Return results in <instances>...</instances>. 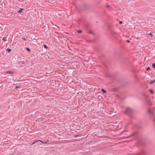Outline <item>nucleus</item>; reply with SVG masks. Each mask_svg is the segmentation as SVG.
I'll list each match as a JSON object with an SVG mask.
<instances>
[{"instance_id": "16", "label": "nucleus", "mask_w": 155, "mask_h": 155, "mask_svg": "<svg viewBox=\"0 0 155 155\" xmlns=\"http://www.w3.org/2000/svg\"><path fill=\"white\" fill-rule=\"evenodd\" d=\"M82 31L81 30H79L77 31V32L79 33H81L82 32Z\"/></svg>"}, {"instance_id": "15", "label": "nucleus", "mask_w": 155, "mask_h": 155, "mask_svg": "<svg viewBox=\"0 0 155 155\" xmlns=\"http://www.w3.org/2000/svg\"><path fill=\"white\" fill-rule=\"evenodd\" d=\"M149 91L152 94H153V91L152 89H150L149 90Z\"/></svg>"}, {"instance_id": "5", "label": "nucleus", "mask_w": 155, "mask_h": 155, "mask_svg": "<svg viewBox=\"0 0 155 155\" xmlns=\"http://www.w3.org/2000/svg\"><path fill=\"white\" fill-rule=\"evenodd\" d=\"M6 73L7 74L9 73V74H14V72L12 71H8L6 72Z\"/></svg>"}, {"instance_id": "11", "label": "nucleus", "mask_w": 155, "mask_h": 155, "mask_svg": "<svg viewBox=\"0 0 155 155\" xmlns=\"http://www.w3.org/2000/svg\"><path fill=\"white\" fill-rule=\"evenodd\" d=\"M101 91H102V92L103 93H106L107 92V91L104 89H101Z\"/></svg>"}, {"instance_id": "12", "label": "nucleus", "mask_w": 155, "mask_h": 155, "mask_svg": "<svg viewBox=\"0 0 155 155\" xmlns=\"http://www.w3.org/2000/svg\"><path fill=\"white\" fill-rule=\"evenodd\" d=\"M26 49L29 52H30V51H31V50H30V48H26Z\"/></svg>"}, {"instance_id": "8", "label": "nucleus", "mask_w": 155, "mask_h": 155, "mask_svg": "<svg viewBox=\"0 0 155 155\" xmlns=\"http://www.w3.org/2000/svg\"><path fill=\"white\" fill-rule=\"evenodd\" d=\"M154 82H155V79L153 81H151L150 82V84H151Z\"/></svg>"}, {"instance_id": "6", "label": "nucleus", "mask_w": 155, "mask_h": 155, "mask_svg": "<svg viewBox=\"0 0 155 155\" xmlns=\"http://www.w3.org/2000/svg\"><path fill=\"white\" fill-rule=\"evenodd\" d=\"M24 9L23 8H21L20 9L18 12V13H21L22 12V10H24Z\"/></svg>"}, {"instance_id": "4", "label": "nucleus", "mask_w": 155, "mask_h": 155, "mask_svg": "<svg viewBox=\"0 0 155 155\" xmlns=\"http://www.w3.org/2000/svg\"><path fill=\"white\" fill-rule=\"evenodd\" d=\"M2 26H1V28H2L1 29V31H2V32H4L5 30V27H4V25H1Z\"/></svg>"}, {"instance_id": "30", "label": "nucleus", "mask_w": 155, "mask_h": 155, "mask_svg": "<svg viewBox=\"0 0 155 155\" xmlns=\"http://www.w3.org/2000/svg\"><path fill=\"white\" fill-rule=\"evenodd\" d=\"M22 63H23V64H25V62L24 61H23V62H22Z\"/></svg>"}, {"instance_id": "23", "label": "nucleus", "mask_w": 155, "mask_h": 155, "mask_svg": "<svg viewBox=\"0 0 155 155\" xmlns=\"http://www.w3.org/2000/svg\"><path fill=\"white\" fill-rule=\"evenodd\" d=\"M126 132V131H122L121 133V134H123L124 133V132Z\"/></svg>"}, {"instance_id": "17", "label": "nucleus", "mask_w": 155, "mask_h": 155, "mask_svg": "<svg viewBox=\"0 0 155 155\" xmlns=\"http://www.w3.org/2000/svg\"><path fill=\"white\" fill-rule=\"evenodd\" d=\"M147 34L149 35V36H150V37H152V38L153 37V35H152V34L151 33H150V34Z\"/></svg>"}, {"instance_id": "28", "label": "nucleus", "mask_w": 155, "mask_h": 155, "mask_svg": "<svg viewBox=\"0 0 155 155\" xmlns=\"http://www.w3.org/2000/svg\"><path fill=\"white\" fill-rule=\"evenodd\" d=\"M147 103L150 104V101L149 100H147Z\"/></svg>"}, {"instance_id": "22", "label": "nucleus", "mask_w": 155, "mask_h": 155, "mask_svg": "<svg viewBox=\"0 0 155 155\" xmlns=\"http://www.w3.org/2000/svg\"><path fill=\"white\" fill-rule=\"evenodd\" d=\"M89 33H90V34H94L93 32L92 31H90L89 32Z\"/></svg>"}, {"instance_id": "29", "label": "nucleus", "mask_w": 155, "mask_h": 155, "mask_svg": "<svg viewBox=\"0 0 155 155\" xmlns=\"http://www.w3.org/2000/svg\"><path fill=\"white\" fill-rule=\"evenodd\" d=\"M36 142H33V143L31 144V145H33V144H35V143H36Z\"/></svg>"}, {"instance_id": "27", "label": "nucleus", "mask_w": 155, "mask_h": 155, "mask_svg": "<svg viewBox=\"0 0 155 155\" xmlns=\"http://www.w3.org/2000/svg\"><path fill=\"white\" fill-rule=\"evenodd\" d=\"M19 86H16V89H17L18 88H19Z\"/></svg>"}, {"instance_id": "3", "label": "nucleus", "mask_w": 155, "mask_h": 155, "mask_svg": "<svg viewBox=\"0 0 155 155\" xmlns=\"http://www.w3.org/2000/svg\"><path fill=\"white\" fill-rule=\"evenodd\" d=\"M90 6L88 5L85 4H84L83 6V9L85 10H88L89 9Z\"/></svg>"}, {"instance_id": "1", "label": "nucleus", "mask_w": 155, "mask_h": 155, "mask_svg": "<svg viewBox=\"0 0 155 155\" xmlns=\"http://www.w3.org/2000/svg\"><path fill=\"white\" fill-rule=\"evenodd\" d=\"M140 134L137 131H136L133 133L130 136L126 137V138H124V139L128 138H129L132 137L133 138V139L132 140H133L135 139H139L140 138ZM132 140H130V141Z\"/></svg>"}, {"instance_id": "7", "label": "nucleus", "mask_w": 155, "mask_h": 155, "mask_svg": "<svg viewBox=\"0 0 155 155\" xmlns=\"http://www.w3.org/2000/svg\"><path fill=\"white\" fill-rule=\"evenodd\" d=\"M38 141H40L43 144H45L47 143V142H48V141L46 142H43L41 140H38Z\"/></svg>"}, {"instance_id": "2", "label": "nucleus", "mask_w": 155, "mask_h": 155, "mask_svg": "<svg viewBox=\"0 0 155 155\" xmlns=\"http://www.w3.org/2000/svg\"><path fill=\"white\" fill-rule=\"evenodd\" d=\"M134 112V110L130 108H127L125 111L126 114L128 115H130L132 114Z\"/></svg>"}, {"instance_id": "13", "label": "nucleus", "mask_w": 155, "mask_h": 155, "mask_svg": "<svg viewBox=\"0 0 155 155\" xmlns=\"http://www.w3.org/2000/svg\"><path fill=\"white\" fill-rule=\"evenodd\" d=\"M117 91V89L116 88H114L113 89V91Z\"/></svg>"}, {"instance_id": "10", "label": "nucleus", "mask_w": 155, "mask_h": 155, "mask_svg": "<svg viewBox=\"0 0 155 155\" xmlns=\"http://www.w3.org/2000/svg\"><path fill=\"white\" fill-rule=\"evenodd\" d=\"M6 38L7 37H4L3 38L2 40L4 41V42H5L7 41Z\"/></svg>"}, {"instance_id": "19", "label": "nucleus", "mask_w": 155, "mask_h": 155, "mask_svg": "<svg viewBox=\"0 0 155 155\" xmlns=\"http://www.w3.org/2000/svg\"><path fill=\"white\" fill-rule=\"evenodd\" d=\"M150 68L149 67H148L147 68L146 70L147 71H148V70H150Z\"/></svg>"}, {"instance_id": "20", "label": "nucleus", "mask_w": 155, "mask_h": 155, "mask_svg": "<svg viewBox=\"0 0 155 155\" xmlns=\"http://www.w3.org/2000/svg\"><path fill=\"white\" fill-rule=\"evenodd\" d=\"M106 6H107V8H108L110 7V5L108 4Z\"/></svg>"}, {"instance_id": "21", "label": "nucleus", "mask_w": 155, "mask_h": 155, "mask_svg": "<svg viewBox=\"0 0 155 155\" xmlns=\"http://www.w3.org/2000/svg\"><path fill=\"white\" fill-rule=\"evenodd\" d=\"M5 51H2V54H3V55L4 54V52H5Z\"/></svg>"}, {"instance_id": "24", "label": "nucleus", "mask_w": 155, "mask_h": 155, "mask_svg": "<svg viewBox=\"0 0 155 155\" xmlns=\"http://www.w3.org/2000/svg\"><path fill=\"white\" fill-rule=\"evenodd\" d=\"M22 39H23V40H25V41H26V40H27V39H26V38H22Z\"/></svg>"}, {"instance_id": "26", "label": "nucleus", "mask_w": 155, "mask_h": 155, "mask_svg": "<svg viewBox=\"0 0 155 155\" xmlns=\"http://www.w3.org/2000/svg\"><path fill=\"white\" fill-rule=\"evenodd\" d=\"M127 42L128 43H130V41L129 40H127Z\"/></svg>"}, {"instance_id": "14", "label": "nucleus", "mask_w": 155, "mask_h": 155, "mask_svg": "<svg viewBox=\"0 0 155 155\" xmlns=\"http://www.w3.org/2000/svg\"><path fill=\"white\" fill-rule=\"evenodd\" d=\"M43 46L45 48L47 49L48 48V47L46 45H44Z\"/></svg>"}, {"instance_id": "25", "label": "nucleus", "mask_w": 155, "mask_h": 155, "mask_svg": "<svg viewBox=\"0 0 155 155\" xmlns=\"http://www.w3.org/2000/svg\"><path fill=\"white\" fill-rule=\"evenodd\" d=\"M119 23L120 24H122L123 23V22L122 21H120Z\"/></svg>"}, {"instance_id": "9", "label": "nucleus", "mask_w": 155, "mask_h": 155, "mask_svg": "<svg viewBox=\"0 0 155 155\" xmlns=\"http://www.w3.org/2000/svg\"><path fill=\"white\" fill-rule=\"evenodd\" d=\"M5 51H7V52H10L11 51H12V50L11 49H10L8 48Z\"/></svg>"}, {"instance_id": "18", "label": "nucleus", "mask_w": 155, "mask_h": 155, "mask_svg": "<svg viewBox=\"0 0 155 155\" xmlns=\"http://www.w3.org/2000/svg\"><path fill=\"white\" fill-rule=\"evenodd\" d=\"M152 67L153 68H155V63H153L152 64Z\"/></svg>"}]
</instances>
